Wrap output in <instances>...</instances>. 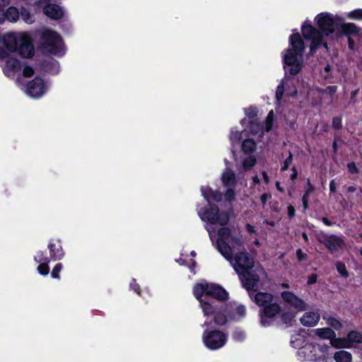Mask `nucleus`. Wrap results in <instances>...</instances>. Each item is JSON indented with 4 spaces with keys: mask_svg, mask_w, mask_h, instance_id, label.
Listing matches in <instances>:
<instances>
[{
    "mask_svg": "<svg viewBox=\"0 0 362 362\" xmlns=\"http://www.w3.org/2000/svg\"><path fill=\"white\" fill-rule=\"evenodd\" d=\"M320 32L317 30L310 24L305 23L303 25L301 31L306 40L311 41L310 52L313 53L320 45L322 43L323 35H329L334 30V23L333 18L328 13H320L315 18Z\"/></svg>",
    "mask_w": 362,
    "mask_h": 362,
    "instance_id": "1",
    "label": "nucleus"
},
{
    "mask_svg": "<svg viewBox=\"0 0 362 362\" xmlns=\"http://www.w3.org/2000/svg\"><path fill=\"white\" fill-rule=\"evenodd\" d=\"M305 45L298 33L290 37V48L284 55V69L292 75L298 74L303 65Z\"/></svg>",
    "mask_w": 362,
    "mask_h": 362,
    "instance_id": "2",
    "label": "nucleus"
},
{
    "mask_svg": "<svg viewBox=\"0 0 362 362\" xmlns=\"http://www.w3.org/2000/svg\"><path fill=\"white\" fill-rule=\"evenodd\" d=\"M3 43L9 52H18L25 58L34 54V47L30 37L25 33H7L2 38Z\"/></svg>",
    "mask_w": 362,
    "mask_h": 362,
    "instance_id": "3",
    "label": "nucleus"
},
{
    "mask_svg": "<svg viewBox=\"0 0 362 362\" xmlns=\"http://www.w3.org/2000/svg\"><path fill=\"white\" fill-rule=\"evenodd\" d=\"M250 298L259 306L262 308L261 310V324L263 326L269 325L267 318H273L280 313L281 308L277 303H273V295L266 292L257 293L253 297L250 293Z\"/></svg>",
    "mask_w": 362,
    "mask_h": 362,
    "instance_id": "4",
    "label": "nucleus"
},
{
    "mask_svg": "<svg viewBox=\"0 0 362 362\" xmlns=\"http://www.w3.org/2000/svg\"><path fill=\"white\" fill-rule=\"evenodd\" d=\"M328 347L319 344H307L298 351L301 360L314 361L315 362H327L326 353Z\"/></svg>",
    "mask_w": 362,
    "mask_h": 362,
    "instance_id": "5",
    "label": "nucleus"
},
{
    "mask_svg": "<svg viewBox=\"0 0 362 362\" xmlns=\"http://www.w3.org/2000/svg\"><path fill=\"white\" fill-rule=\"evenodd\" d=\"M42 49L45 53L51 54H62L63 43L59 35L51 30L46 29L42 33Z\"/></svg>",
    "mask_w": 362,
    "mask_h": 362,
    "instance_id": "6",
    "label": "nucleus"
},
{
    "mask_svg": "<svg viewBox=\"0 0 362 362\" xmlns=\"http://www.w3.org/2000/svg\"><path fill=\"white\" fill-rule=\"evenodd\" d=\"M226 259L230 262V265L239 276L245 273L254 265L253 259L251 258L248 253L245 251L236 253L234 257H233L231 252L230 258Z\"/></svg>",
    "mask_w": 362,
    "mask_h": 362,
    "instance_id": "7",
    "label": "nucleus"
},
{
    "mask_svg": "<svg viewBox=\"0 0 362 362\" xmlns=\"http://www.w3.org/2000/svg\"><path fill=\"white\" fill-rule=\"evenodd\" d=\"M265 276V272L262 267H257L252 272H246L239 276L243 287L248 291H256L259 285V281Z\"/></svg>",
    "mask_w": 362,
    "mask_h": 362,
    "instance_id": "8",
    "label": "nucleus"
},
{
    "mask_svg": "<svg viewBox=\"0 0 362 362\" xmlns=\"http://www.w3.org/2000/svg\"><path fill=\"white\" fill-rule=\"evenodd\" d=\"M226 334L219 330L204 331L202 339L204 345L209 349H218L227 341Z\"/></svg>",
    "mask_w": 362,
    "mask_h": 362,
    "instance_id": "9",
    "label": "nucleus"
},
{
    "mask_svg": "<svg viewBox=\"0 0 362 362\" xmlns=\"http://www.w3.org/2000/svg\"><path fill=\"white\" fill-rule=\"evenodd\" d=\"M199 215L203 221H208L211 224L225 226L229 221V215L226 212H219L217 206H210L209 209L204 212L199 211Z\"/></svg>",
    "mask_w": 362,
    "mask_h": 362,
    "instance_id": "10",
    "label": "nucleus"
},
{
    "mask_svg": "<svg viewBox=\"0 0 362 362\" xmlns=\"http://www.w3.org/2000/svg\"><path fill=\"white\" fill-rule=\"evenodd\" d=\"M208 287L209 283L202 282L200 284H196L193 289L194 295L195 296L196 298L199 300L200 307L204 316H209L211 314L214 313L215 308L212 303L202 299L204 295L207 296Z\"/></svg>",
    "mask_w": 362,
    "mask_h": 362,
    "instance_id": "11",
    "label": "nucleus"
},
{
    "mask_svg": "<svg viewBox=\"0 0 362 362\" xmlns=\"http://www.w3.org/2000/svg\"><path fill=\"white\" fill-rule=\"evenodd\" d=\"M230 229L228 228H221L218 230V239L216 242V247L220 253L225 258H230L231 253V248L227 242L233 236Z\"/></svg>",
    "mask_w": 362,
    "mask_h": 362,
    "instance_id": "12",
    "label": "nucleus"
},
{
    "mask_svg": "<svg viewBox=\"0 0 362 362\" xmlns=\"http://www.w3.org/2000/svg\"><path fill=\"white\" fill-rule=\"evenodd\" d=\"M221 180L223 187L226 188L224 194L225 199L228 202L235 200L236 180L234 173L231 170L227 169L223 173Z\"/></svg>",
    "mask_w": 362,
    "mask_h": 362,
    "instance_id": "13",
    "label": "nucleus"
},
{
    "mask_svg": "<svg viewBox=\"0 0 362 362\" xmlns=\"http://www.w3.org/2000/svg\"><path fill=\"white\" fill-rule=\"evenodd\" d=\"M281 297L288 307L293 308L297 312L305 310L308 308L305 302L291 291H283Z\"/></svg>",
    "mask_w": 362,
    "mask_h": 362,
    "instance_id": "14",
    "label": "nucleus"
},
{
    "mask_svg": "<svg viewBox=\"0 0 362 362\" xmlns=\"http://www.w3.org/2000/svg\"><path fill=\"white\" fill-rule=\"evenodd\" d=\"M321 242L332 252H336L344 246V241L341 237L335 235H324Z\"/></svg>",
    "mask_w": 362,
    "mask_h": 362,
    "instance_id": "15",
    "label": "nucleus"
},
{
    "mask_svg": "<svg viewBox=\"0 0 362 362\" xmlns=\"http://www.w3.org/2000/svg\"><path fill=\"white\" fill-rule=\"evenodd\" d=\"M49 1L50 0H42V1H39L37 5L43 6L44 13L49 18L55 20L61 18L64 14L63 11L57 4H48L47 2Z\"/></svg>",
    "mask_w": 362,
    "mask_h": 362,
    "instance_id": "16",
    "label": "nucleus"
},
{
    "mask_svg": "<svg viewBox=\"0 0 362 362\" xmlns=\"http://www.w3.org/2000/svg\"><path fill=\"white\" fill-rule=\"evenodd\" d=\"M46 90V86L40 78H35L30 81L26 89L27 93L32 98H39L42 96Z\"/></svg>",
    "mask_w": 362,
    "mask_h": 362,
    "instance_id": "17",
    "label": "nucleus"
},
{
    "mask_svg": "<svg viewBox=\"0 0 362 362\" xmlns=\"http://www.w3.org/2000/svg\"><path fill=\"white\" fill-rule=\"evenodd\" d=\"M213 305L215 307L214 313L209 316H206V317H213L214 323L220 326L224 325L231 320L229 311H226V307L218 309L216 305L213 304Z\"/></svg>",
    "mask_w": 362,
    "mask_h": 362,
    "instance_id": "18",
    "label": "nucleus"
},
{
    "mask_svg": "<svg viewBox=\"0 0 362 362\" xmlns=\"http://www.w3.org/2000/svg\"><path fill=\"white\" fill-rule=\"evenodd\" d=\"M207 296H211L218 300L223 301L228 299V293L223 287L217 284H209Z\"/></svg>",
    "mask_w": 362,
    "mask_h": 362,
    "instance_id": "19",
    "label": "nucleus"
},
{
    "mask_svg": "<svg viewBox=\"0 0 362 362\" xmlns=\"http://www.w3.org/2000/svg\"><path fill=\"white\" fill-rule=\"evenodd\" d=\"M320 315L318 312L309 311L305 313L300 318V322L305 327H315L320 321Z\"/></svg>",
    "mask_w": 362,
    "mask_h": 362,
    "instance_id": "20",
    "label": "nucleus"
},
{
    "mask_svg": "<svg viewBox=\"0 0 362 362\" xmlns=\"http://www.w3.org/2000/svg\"><path fill=\"white\" fill-rule=\"evenodd\" d=\"M21 66V65L18 59L8 57L6 60V64L3 67V70L7 76L12 77L16 72L20 71Z\"/></svg>",
    "mask_w": 362,
    "mask_h": 362,
    "instance_id": "21",
    "label": "nucleus"
},
{
    "mask_svg": "<svg viewBox=\"0 0 362 362\" xmlns=\"http://www.w3.org/2000/svg\"><path fill=\"white\" fill-rule=\"evenodd\" d=\"M226 311H229L231 320H238L246 315V308L244 305H240L235 308L226 306Z\"/></svg>",
    "mask_w": 362,
    "mask_h": 362,
    "instance_id": "22",
    "label": "nucleus"
},
{
    "mask_svg": "<svg viewBox=\"0 0 362 362\" xmlns=\"http://www.w3.org/2000/svg\"><path fill=\"white\" fill-rule=\"evenodd\" d=\"M4 18H6L11 22H16L19 18V11L14 7H9L5 13L1 11L0 13V23L3 22Z\"/></svg>",
    "mask_w": 362,
    "mask_h": 362,
    "instance_id": "23",
    "label": "nucleus"
},
{
    "mask_svg": "<svg viewBox=\"0 0 362 362\" xmlns=\"http://www.w3.org/2000/svg\"><path fill=\"white\" fill-rule=\"evenodd\" d=\"M202 193L203 197L209 202L211 201L220 202L222 199V194L218 192H214L209 187H202Z\"/></svg>",
    "mask_w": 362,
    "mask_h": 362,
    "instance_id": "24",
    "label": "nucleus"
},
{
    "mask_svg": "<svg viewBox=\"0 0 362 362\" xmlns=\"http://www.w3.org/2000/svg\"><path fill=\"white\" fill-rule=\"evenodd\" d=\"M312 333L315 336H317L321 339H332L335 337V332L330 328L325 327V328H318L313 329Z\"/></svg>",
    "mask_w": 362,
    "mask_h": 362,
    "instance_id": "25",
    "label": "nucleus"
},
{
    "mask_svg": "<svg viewBox=\"0 0 362 362\" xmlns=\"http://www.w3.org/2000/svg\"><path fill=\"white\" fill-rule=\"evenodd\" d=\"M35 260L40 263L37 267V271L41 275H47L49 272V267L48 266V257H40V255L35 257Z\"/></svg>",
    "mask_w": 362,
    "mask_h": 362,
    "instance_id": "26",
    "label": "nucleus"
},
{
    "mask_svg": "<svg viewBox=\"0 0 362 362\" xmlns=\"http://www.w3.org/2000/svg\"><path fill=\"white\" fill-rule=\"evenodd\" d=\"M333 358L336 362H352V355L345 350H339L334 354Z\"/></svg>",
    "mask_w": 362,
    "mask_h": 362,
    "instance_id": "27",
    "label": "nucleus"
},
{
    "mask_svg": "<svg viewBox=\"0 0 362 362\" xmlns=\"http://www.w3.org/2000/svg\"><path fill=\"white\" fill-rule=\"evenodd\" d=\"M330 344L333 347L337 349L351 347V344H350V341L347 338H332L330 341Z\"/></svg>",
    "mask_w": 362,
    "mask_h": 362,
    "instance_id": "28",
    "label": "nucleus"
},
{
    "mask_svg": "<svg viewBox=\"0 0 362 362\" xmlns=\"http://www.w3.org/2000/svg\"><path fill=\"white\" fill-rule=\"evenodd\" d=\"M341 30L346 35H360L362 30L358 28L354 23H344L341 26Z\"/></svg>",
    "mask_w": 362,
    "mask_h": 362,
    "instance_id": "29",
    "label": "nucleus"
},
{
    "mask_svg": "<svg viewBox=\"0 0 362 362\" xmlns=\"http://www.w3.org/2000/svg\"><path fill=\"white\" fill-rule=\"evenodd\" d=\"M241 148L243 151L247 154L254 152L256 150L257 145L252 139H248L243 141Z\"/></svg>",
    "mask_w": 362,
    "mask_h": 362,
    "instance_id": "30",
    "label": "nucleus"
},
{
    "mask_svg": "<svg viewBox=\"0 0 362 362\" xmlns=\"http://www.w3.org/2000/svg\"><path fill=\"white\" fill-rule=\"evenodd\" d=\"M49 248L50 250V255L53 259H60L63 257L64 252L61 246L59 245L57 247L54 244H49Z\"/></svg>",
    "mask_w": 362,
    "mask_h": 362,
    "instance_id": "31",
    "label": "nucleus"
},
{
    "mask_svg": "<svg viewBox=\"0 0 362 362\" xmlns=\"http://www.w3.org/2000/svg\"><path fill=\"white\" fill-rule=\"evenodd\" d=\"M227 244L230 245L232 252L235 249L243 247V241L241 237L235 235L231 236Z\"/></svg>",
    "mask_w": 362,
    "mask_h": 362,
    "instance_id": "32",
    "label": "nucleus"
},
{
    "mask_svg": "<svg viewBox=\"0 0 362 362\" xmlns=\"http://www.w3.org/2000/svg\"><path fill=\"white\" fill-rule=\"evenodd\" d=\"M296 313L293 311L284 312L281 315V320L288 326H291L296 322Z\"/></svg>",
    "mask_w": 362,
    "mask_h": 362,
    "instance_id": "33",
    "label": "nucleus"
},
{
    "mask_svg": "<svg viewBox=\"0 0 362 362\" xmlns=\"http://www.w3.org/2000/svg\"><path fill=\"white\" fill-rule=\"evenodd\" d=\"M347 339L351 345L353 343H362V334L358 332L352 331L349 332Z\"/></svg>",
    "mask_w": 362,
    "mask_h": 362,
    "instance_id": "34",
    "label": "nucleus"
},
{
    "mask_svg": "<svg viewBox=\"0 0 362 362\" xmlns=\"http://www.w3.org/2000/svg\"><path fill=\"white\" fill-rule=\"evenodd\" d=\"M256 163V159L253 156H249L243 161V168L244 170H250Z\"/></svg>",
    "mask_w": 362,
    "mask_h": 362,
    "instance_id": "35",
    "label": "nucleus"
},
{
    "mask_svg": "<svg viewBox=\"0 0 362 362\" xmlns=\"http://www.w3.org/2000/svg\"><path fill=\"white\" fill-rule=\"evenodd\" d=\"M21 15L22 19L28 24H31L34 22L33 16L30 13V12L25 8H22L21 11Z\"/></svg>",
    "mask_w": 362,
    "mask_h": 362,
    "instance_id": "36",
    "label": "nucleus"
},
{
    "mask_svg": "<svg viewBox=\"0 0 362 362\" xmlns=\"http://www.w3.org/2000/svg\"><path fill=\"white\" fill-rule=\"evenodd\" d=\"M273 119H274V112L273 110L269 111V112L267 115L266 121H265V129L267 132H269L273 124Z\"/></svg>",
    "mask_w": 362,
    "mask_h": 362,
    "instance_id": "37",
    "label": "nucleus"
},
{
    "mask_svg": "<svg viewBox=\"0 0 362 362\" xmlns=\"http://www.w3.org/2000/svg\"><path fill=\"white\" fill-rule=\"evenodd\" d=\"M337 269L338 272L344 277L346 278L349 276V273L346 270V266L344 263L337 262Z\"/></svg>",
    "mask_w": 362,
    "mask_h": 362,
    "instance_id": "38",
    "label": "nucleus"
},
{
    "mask_svg": "<svg viewBox=\"0 0 362 362\" xmlns=\"http://www.w3.org/2000/svg\"><path fill=\"white\" fill-rule=\"evenodd\" d=\"M245 338V332L242 330L236 329L233 334V339L236 341H242Z\"/></svg>",
    "mask_w": 362,
    "mask_h": 362,
    "instance_id": "39",
    "label": "nucleus"
},
{
    "mask_svg": "<svg viewBox=\"0 0 362 362\" xmlns=\"http://www.w3.org/2000/svg\"><path fill=\"white\" fill-rule=\"evenodd\" d=\"M62 264L61 263L57 264L52 269V276L54 279H59V273L62 271Z\"/></svg>",
    "mask_w": 362,
    "mask_h": 362,
    "instance_id": "40",
    "label": "nucleus"
},
{
    "mask_svg": "<svg viewBox=\"0 0 362 362\" xmlns=\"http://www.w3.org/2000/svg\"><path fill=\"white\" fill-rule=\"evenodd\" d=\"M241 134H242L238 131L232 130L230 135V141L233 143L240 141V139H241V136H242Z\"/></svg>",
    "mask_w": 362,
    "mask_h": 362,
    "instance_id": "41",
    "label": "nucleus"
},
{
    "mask_svg": "<svg viewBox=\"0 0 362 362\" xmlns=\"http://www.w3.org/2000/svg\"><path fill=\"white\" fill-rule=\"evenodd\" d=\"M327 324L336 329H339L341 327L340 322L334 317L328 318Z\"/></svg>",
    "mask_w": 362,
    "mask_h": 362,
    "instance_id": "42",
    "label": "nucleus"
},
{
    "mask_svg": "<svg viewBox=\"0 0 362 362\" xmlns=\"http://www.w3.org/2000/svg\"><path fill=\"white\" fill-rule=\"evenodd\" d=\"M314 191V187L313 186L310 184V182L309 180H308L307 181V187L305 188V192L303 194V197H308L309 198V197L310 196V194L313 192Z\"/></svg>",
    "mask_w": 362,
    "mask_h": 362,
    "instance_id": "43",
    "label": "nucleus"
},
{
    "mask_svg": "<svg viewBox=\"0 0 362 362\" xmlns=\"http://www.w3.org/2000/svg\"><path fill=\"white\" fill-rule=\"evenodd\" d=\"M337 86H328L325 90H323V93L329 94L331 95V102L333 101L332 96L333 95L337 92Z\"/></svg>",
    "mask_w": 362,
    "mask_h": 362,
    "instance_id": "44",
    "label": "nucleus"
},
{
    "mask_svg": "<svg viewBox=\"0 0 362 362\" xmlns=\"http://www.w3.org/2000/svg\"><path fill=\"white\" fill-rule=\"evenodd\" d=\"M284 83L282 82L276 88V97L278 100L281 99V98L283 96V93H284Z\"/></svg>",
    "mask_w": 362,
    "mask_h": 362,
    "instance_id": "45",
    "label": "nucleus"
},
{
    "mask_svg": "<svg viewBox=\"0 0 362 362\" xmlns=\"http://www.w3.org/2000/svg\"><path fill=\"white\" fill-rule=\"evenodd\" d=\"M349 17L355 19H362V9L354 11L350 13Z\"/></svg>",
    "mask_w": 362,
    "mask_h": 362,
    "instance_id": "46",
    "label": "nucleus"
},
{
    "mask_svg": "<svg viewBox=\"0 0 362 362\" xmlns=\"http://www.w3.org/2000/svg\"><path fill=\"white\" fill-rule=\"evenodd\" d=\"M292 160H293L292 154H291V153H289L288 157L285 160V161L284 163V165L281 168V170H286V169H288V168L292 163Z\"/></svg>",
    "mask_w": 362,
    "mask_h": 362,
    "instance_id": "47",
    "label": "nucleus"
},
{
    "mask_svg": "<svg viewBox=\"0 0 362 362\" xmlns=\"http://www.w3.org/2000/svg\"><path fill=\"white\" fill-rule=\"evenodd\" d=\"M332 127L334 129H339L341 128V119L339 117H336L332 120Z\"/></svg>",
    "mask_w": 362,
    "mask_h": 362,
    "instance_id": "48",
    "label": "nucleus"
},
{
    "mask_svg": "<svg viewBox=\"0 0 362 362\" xmlns=\"http://www.w3.org/2000/svg\"><path fill=\"white\" fill-rule=\"evenodd\" d=\"M33 74H34V70L32 67H30L29 66H25V67L23 69V75L25 77H30L33 75Z\"/></svg>",
    "mask_w": 362,
    "mask_h": 362,
    "instance_id": "49",
    "label": "nucleus"
},
{
    "mask_svg": "<svg viewBox=\"0 0 362 362\" xmlns=\"http://www.w3.org/2000/svg\"><path fill=\"white\" fill-rule=\"evenodd\" d=\"M246 115L250 117H253L257 114V110L255 107H250L247 109H245Z\"/></svg>",
    "mask_w": 362,
    "mask_h": 362,
    "instance_id": "50",
    "label": "nucleus"
},
{
    "mask_svg": "<svg viewBox=\"0 0 362 362\" xmlns=\"http://www.w3.org/2000/svg\"><path fill=\"white\" fill-rule=\"evenodd\" d=\"M347 167H348L349 171L351 173H358V168H357L355 163L351 162V163H348Z\"/></svg>",
    "mask_w": 362,
    "mask_h": 362,
    "instance_id": "51",
    "label": "nucleus"
},
{
    "mask_svg": "<svg viewBox=\"0 0 362 362\" xmlns=\"http://www.w3.org/2000/svg\"><path fill=\"white\" fill-rule=\"evenodd\" d=\"M296 255L298 261L301 262L307 258L306 254L303 253L301 249H298L296 251Z\"/></svg>",
    "mask_w": 362,
    "mask_h": 362,
    "instance_id": "52",
    "label": "nucleus"
},
{
    "mask_svg": "<svg viewBox=\"0 0 362 362\" xmlns=\"http://www.w3.org/2000/svg\"><path fill=\"white\" fill-rule=\"evenodd\" d=\"M259 125L257 123L252 122L250 124V129L252 134H256L258 133V131L259 129Z\"/></svg>",
    "mask_w": 362,
    "mask_h": 362,
    "instance_id": "53",
    "label": "nucleus"
},
{
    "mask_svg": "<svg viewBox=\"0 0 362 362\" xmlns=\"http://www.w3.org/2000/svg\"><path fill=\"white\" fill-rule=\"evenodd\" d=\"M11 0H0V13L4 11V8L8 6Z\"/></svg>",
    "mask_w": 362,
    "mask_h": 362,
    "instance_id": "54",
    "label": "nucleus"
},
{
    "mask_svg": "<svg viewBox=\"0 0 362 362\" xmlns=\"http://www.w3.org/2000/svg\"><path fill=\"white\" fill-rule=\"evenodd\" d=\"M288 214L290 218H292L295 215V209L291 205L288 206Z\"/></svg>",
    "mask_w": 362,
    "mask_h": 362,
    "instance_id": "55",
    "label": "nucleus"
},
{
    "mask_svg": "<svg viewBox=\"0 0 362 362\" xmlns=\"http://www.w3.org/2000/svg\"><path fill=\"white\" fill-rule=\"evenodd\" d=\"M271 197V195L268 194H263L262 196H261V202L264 205L266 204L268 199H269Z\"/></svg>",
    "mask_w": 362,
    "mask_h": 362,
    "instance_id": "56",
    "label": "nucleus"
},
{
    "mask_svg": "<svg viewBox=\"0 0 362 362\" xmlns=\"http://www.w3.org/2000/svg\"><path fill=\"white\" fill-rule=\"evenodd\" d=\"M316 281H317V276L315 274H313L309 276L308 280V284H315L316 282Z\"/></svg>",
    "mask_w": 362,
    "mask_h": 362,
    "instance_id": "57",
    "label": "nucleus"
},
{
    "mask_svg": "<svg viewBox=\"0 0 362 362\" xmlns=\"http://www.w3.org/2000/svg\"><path fill=\"white\" fill-rule=\"evenodd\" d=\"M308 200L309 198L308 197H303L302 198L303 209L305 211L308 208Z\"/></svg>",
    "mask_w": 362,
    "mask_h": 362,
    "instance_id": "58",
    "label": "nucleus"
},
{
    "mask_svg": "<svg viewBox=\"0 0 362 362\" xmlns=\"http://www.w3.org/2000/svg\"><path fill=\"white\" fill-rule=\"evenodd\" d=\"M329 190L333 193L336 192V184L334 180H331L329 183Z\"/></svg>",
    "mask_w": 362,
    "mask_h": 362,
    "instance_id": "59",
    "label": "nucleus"
},
{
    "mask_svg": "<svg viewBox=\"0 0 362 362\" xmlns=\"http://www.w3.org/2000/svg\"><path fill=\"white\" fill-rule=\"evenodd\" d=\"M246 230H247V232H249L250 233H256V230L255 229L254 226H252L250 224H247L246 225Z\"/></svg>",
    "mask_w": 362,
    "mask_h": 362,
    "instance_id": "60",
    "label": "nucleus"
},
{
    "mask_svg": "<svg viewBox=\"0 0 362 362\" xmlns=\"http://www.w3.org/2000/svg\"><path fill=\"white\" fill-rule=\"evenodd\" d=\"M322 221L327 226H332V223L331 221H329L327 218H322Z\"/></svg>",
    "mask_w": 362,
    "mask_h": 362,
    "instance_id": "61",
    "label": "nucleus"
},
{
    "mask_svg": "<svg viewBox=\"0 0 362 362\" xmlns=\"http://www.w3.org/2000/svg\"><path fill=\"white\" fill-rule=\"evenodd\" d=\"M206 229H207V230H208V232H209V235L210 238L212 240V239H213V237H214V235H213V231H212V230H213V229H212L210 226H207V227H206Z\"/></svg>",
    "mask_w": 362,
    "mask_h": 362,
    "instance_id": "62",
    "label": "nucleus"
},
{
    "mask_svg": "<svg viewBox=\"0 0 362 362\" xmlns=\"http://www.w3.org/2000/svg\"><path fill=\"white\" fill-rule=\"evenodd\" d=\"M264 180L267 183L269 182V177L265 171L262 172Z\"/></svg>",
    "mask_w": 362,
    "mask_h": 362,
    "instance_id": "63",
    "label": "nucleus"
},
{
    "mask_svg": "<svg viewBox=\"0 0 362 362\" xmlns=\"http://www.w3.org/2000/svg\"><path fill=\"white\" fill-rule=\"evenodd\" d=\"M252 181H253L254 184H259V177L257 175H255V176H254L252 177Z\"/></svg>",
    "mask_w": 362,
    "mask_h": 362,
    "instance_id": "64",
    "label": "nucleus"
}]
</instances>
